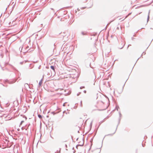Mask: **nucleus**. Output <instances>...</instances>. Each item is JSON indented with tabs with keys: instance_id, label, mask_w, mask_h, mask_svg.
<instances>
[{
	"instance_id": "1a4fd4ad",
	"label": "nucleus",
	"mask_w": 153,
	"mask_h": 153,
	"mask_svg": "<svg viewBox=\"0 0 153 153\" xmlns=\"http://www.w3.org/2000/svg\"><path fill=\"white\" fill-rule=\"evenodd\" d=\"M38 117L40 119H41L42 118V116L39 114H38Z\"/></svg>"
},
{
	"instance_id": "6ab92c4d",
	"label": "nucleus",
	"mask_w": 153,
	"mask_h": 153,
	"mask_svg": "<svg viewBox=\"0 0 153 153\" xmlns=\"http://www.w3.org/2000/svg\"><path fill=\"white\" fill-rule=\"evenodd\" d=\"M83 92L85 93H86V91L85 90H84Z\"/></svg>"
},
{
	"instance_id": "f704fd0d",
	"label": "nucleus",
	"mask_w": 153,
	"mask_h": 153,
	"mask_svg": "<svg viewBox=\"0 0 153 153\" xmlns=\"http://www.w3.org/2000/svg\"><path fill=\"white\" fill-rule=\"evenodd\" d=\"M128 16H127L126 17V18Z\"/></svg>"
},
{
	"instance_id": "7ed1b4c3",
	"label": "nucleus",
	"mask_w": 153,
	"mask_h": 153,
	"mask_svg": "<svg viewBox=\"0 0 153 153\" xmlns=\"http://www.w3.org/2000/svg\"><path fill=\"white\" fill-rule=\"evenodd\" d=\"M29 48V47L28 46H27V47H25V52H24V53L27 52L29 50L28 48Z\"/></svg>"
},
{
	"instance_id": "c9c22d12",
	"label": "nucleus",
	"mask_w": 153,
	"mask_h": 153,
	"mask_svg": "<svg viewBox=\"0 0 153 153\" xmlns=\"http://www.w3.org/2000/svg\"><path fill=\"white\" fill-rule=\"evenodd\" d=\"M20 48H19V50H20Z\"/></svg>"
},
{
	"instance_id": "cd10ccee",
	"label": "nucleus",
	"mask_w": 153,
	"mask_h": 153,
	"mask_svg": "<svg viewBox=\"0 0 153 153\" xmlns=\"http://www.w3.org/2000/svg\"><path fill=\"white\" fill-rule=\"evenodd\" d=\"M22 48H23V47H22L21 48V50H22Z\"/></svg>"
},
{
	"instance_id": "4be33fe9",
	"label": "nucleus",
	"mask_w": 153,
	"mask_h": 153,
	"mask_svg": "<svg viewBox=\"0 0 153 153\" xmlns=\"http://www.w3.org/2000/svg\"><path fill=\"white\" fill-rule=\"evenodd\" d=\"M130 45H128V46L127 48H128V47H129V46H130Z\"/></svg>"
},
{
	"instance_id": "39448f33",
	"label": "nucleus",
	"mask_w": 153,
	"mask_h": 153,
	"mask_svg": "<svg viewBox=\"0 0 153 153\" xmlns=\"http://www.w3.org/2000/svg\"><path fill=\"white\" fill-rule=\"evenodd\" d=\"M149 14H150V11H149V13H148V17H147V22H148V21L149 20Z\"/></svg>"
},
{
	"instance_id": "412c9836",
	"label": "nucleus",
	"mask_w": 153,
	"mask_h": 153,
	"mask_svg": "<svg viewBox=\"0 0 153 153\" xmlns=\"http://www.w3.org/2000/svg\"><path fill=\"white\" fill-rule=\"evenodd\" d=\"M40 67H41V65H40V66H39V68H39V69H40Z\"/></svg>"
},
{
	"instance_id": "f3484780",
	"label": "nucleus",
	"mask_w": 153,
	"mask_h": 153,
	"mask_svg": "<svg viewBox=\"0 0 153 153\" xmlns=\"http://www.w3.org/2000/svg\"><path fill=\"white\" fill-rule=\"evenodd\" d=\"M66 103V102H65V103H64L63 104V106H65V104Z\"/></svg>"
},
{
	"instance_id": "9d476101",
	"label": "nucleus",
	"mask_w": 153,
	"mask_h": 153,
	"mask_svg": "<svg viewBox=\"0 0 153 153\" xmlns=\"http://www.w3.org/2000/svg\"><path fill=\"white\" fill-rule=\"evenodd\" d=\"M81 33L83 35H86V33H84V32H82V33Z\"/></svg>"
},
{
	"instance_id": "b1692460",
	"label": "nucleus",
	"mask_w": 153,
	"mask_h": 153,
	"mask_svg": "<svg viewBox=\"0 0 153 153\" xmlns=\"http://www.w3.org/2000/svg\"><path fill=\"white\" fill-rule=\"evenodd\" d=\"M124 45H124L123 46H124ZM123 46H123L121 48H120V49H122V48H123Z\"/></svg>"
},
{
	"instance_id": "2eb2a0df",
	"label": "nucleus",
	"mask_w": 153,
	"mask_h": 153,
	"mask_svg": "<svg viewBox=\"0 0 153 153\" xmlns=\"http://www.w3.org/2000/svg\"><path fill=\"white\" fill-rule=\"evenodd\" d=\"M116 108H117V111H118V108H119V107H118H118H117V106H116Z\"/></svg>"
},
{
	"instance_id": "2f4dec72",
	"label": "nucleus",
	"mask_w": 153,
	"mask_h": 153,
	"mask_svg": "<svg viewBox=\"0 0 153 153\" xmlns=\"http://www.w3.org/2000/svg\"><path fill=\"white\" fill-rule=\"evenodd\" d=\"M25 119H26V120L27 119V117H25Z\"/></svg>"
},
{
	"instance_id": "5701e85b",
	"label": "nucleus",
	"mask_w": 153,
	"mask_h": 153,
	"mask_svg": "<svg viewBox=\"0 0 153 153\" xmlns=\"http://www.w3.org/2000/svg\"><path fill=\"white\" fill-rule=\"evenodd\" d=\"M52 113H53V114H55L54 113V112H52Z\"/></svg>"
},
{
	"instance_id": "dca6fc26",
	"label": "nucleus",
	"mask_w": 153,
	"mask_h": 153,
	"mask_svg": "<svg viewBox=\"0 0 153 153\" xmlns=\"http://www.w3.org/2000/svg\"><path fill=\"white\" fill-rule=\"evenodd\" d=\"M80 94H81V92H79V93L77 94V96H78Z\"/></svg>"
},
{
	"instance_id": "f257e3e1",
	"label": "nucleus",
	"mask_w": 153,
	"mask_h": 153,
	"mask_svg": "<svg viewBox=\"0 0 153 153\" xmlns=\"http://www.w3.org/2000/svg\"><path fill=\"white\" fill-rule=\"evenodd\" d=\"M82 140V144H79V145H77L76 146V148H77V147L78 146H83V144H84L83 140Z\"/></svg>"
},
{
	"instance_id": "bb28decb",
	"label": "nucleus",
	"mask_w": 153,
	"mask_h": 153,
	"mask_svg": "<svg viewBox=\"0 0 153 153\" xmlns=\"http://www.w3.org/2000/svg\"><path fill=\"white\" fill-rule=\"evenodd\" d=\"M82 103V101H81V104Z\"/></svg>"
},
{
	"instance_id": "473e14b6",
	"label": "nucleus",
	"mask_w": 153,
	"mask_h": 153,
	"mask_svg": "<svg viewBox=\"0 0 153 153\" xmlns=\"http://www.w3.org/2000/svg\"><path fill=\"white\" fill-rule=\"evenodd\" d=\"M18 130L19 131V129H18Z\"/></svg>"
},
{
	"instance_id": "9b49d317",
	"label": "nucleus",
	"mask_w": 153,
	"mask_h": 153,
	"mask_svg": "<svg viewBox=\"0 0 153 153\" xmlns=\"http://www.w3.org/2000/svg\"><path fill=\"white\" fill-rule=\"evenodd\" d=\"M65 113L66 114H68V113L67 112H66V111H64L63 112V113L64 114Z\"/></svg>"
},
{
	"instance_id": "72a5a7b5",
	"label": "nucleus",
	"mask_w": 153,
	"mask_h": 153,
	"mask_svg": "<svg viewBox=\"0 0 153 153\" xmlns=\"http://www.w3.org/2000/svg\"><path fill=\"white\" fill-rule=\"evenodd\" d=\"M63 116H64V115H62V117H63Z\"/></svg>"
},
{
	"instance_id": "423d86ee",
	"label": "nucleus",
	"mask_w": 153,
	"mask_h": 153,
	"mask_svg": "<svg viewBox=\"0 0 153 153\" xmlns=\"http://www.w3.org/2000/svg\"><path fill=\"white\" fill-rule=\"evenodd\" d=\"M50 67H51V68L54 71H55V66H51Z\"/></svg>"
},
{
	"instance_id": "393cba45",
	"label": "nucleus",
	"mask_w": 153,
	"mask_h": 153,
	"mask_svg": "<svg viewBox=\"0 0 153 153\" xmlns=\"http://www.w3.org/2000/svg\"><path fill=\"white\" fill-rule=\"evenodd\" d=\"M65 147H67V145H66V144H65Z\"/></svg>"
},
{
	"instance_id": "f8f14e48",
	"label": "nucleus",
	"mask_w": 153,
	"mask_h": 153,
	"mask_svg": "<svg viewBox=\"0 0 153 153\" xmlns=\"http://www.w3.org/2000/svg\"><path fill=\"white\" fill-rule=\"evenodd\" d=\"M85 88V87L84 86H81V87H80V89H82L83 88Z\"/></svg>"
},
{
	"instance_id": "a878e982",
	"label": "nucleus",
	"mask_w": 153,
	"mask_h": 153,
	"mask_svg": "<svg viewBox=\"0 0 153 153\" xmlns=\"http://www.w3.org/2000/svg\"><path fill=\"white\" fill-rule=\"evenodd\" d=\"M5 140L6 141H7L8 142V141L7 140Z\"/></svg>"
},
{
	"instance_id": "f03ea898",
	"label": "nucleus",
	"mask_w": 153,
	"mask_h": 153,
	"mask_svg": "<svg viewBox=\"0 0 153 153\" xmlns=\"http://www.w3.org/2000/svg\"><path fill=\"white\" fill-rule=\"evenodd\" d=\"M119 116H120V118L119 119V122H118V124H119L120 123V120L121 119V113L120 112H119Z\"/></svg>"
},
{
	"instance_id": "0eeeda50",
	"label": "nucleus",
	"mask_w": 153,
	"mask_h": 153,
	"mask_svg": "<svg viewBox=\"0 0 153 153\" xmlns=\"http://www.w3.org/2000/svg\"><path fill=\"white\" fill-rule=\"evenodd\" d=\"M15 82V81H10L8 82V83L10 84H11L14 83Z\"/></svg>"
},
{
	"instance_id": "6e6552de",
	"label": "nucleus",
	"mask_w": 153,
	"mask_h": 153,
	"mask_svg": "<svg viewBox=\"0 0 153 153\" xmlns=\"http://www.w3.org/2000/svg\"><path fill=\"white\" fill-rule=\"evenodd\" d=\"M118 126V125L117 126ZM117 128H116V130H115V132H114V133L113 134H108V135H112L113 134H114L115 133V132H116V130H117Z\"/></svg>"
},
{
	"instance_id": "a211bd4d",
	"label": "nucleus",
	"mask_w": 153,
	"mask_h": 153,
	"mask_svg": "<svg viewBox=\"0 0 153 153\" xmlns=\"http://www.w3.org/2000/svg\"><path fill=\"white\" fill-rule=\"evenodd\" d=\"M23 62H20V64H23Z\"/></svg>"
},
{
	"instance_id": "aec40b11",
	"label": "nucleus",
	"mask_w": 153,
	"mask_h": 153,
	"mask_svg": "<svg viewBox=\"0 0 153 153\" xmlns=\"http://www.w3.org/2000/svg\"><path fill=\"white\" fill-rule=\"evenodd\" d=\"M134 39V37H132L131 38V39L132 40H133Z\"/></svg>"
},
{
	"instance_id": "c756f323",
	"label": "nucleus",
	"mask_w": 153,
	"mask_h": 153,
	"mask_svg": "<svg viewBox=\"0 0 153 153\" xmlns=\"http://www.w3.org/2000/svg\"><path fill=\"white\" fill-rule=\"evenodd\" d=\"M131 14V13H129V14H128V15H130Z\"/></svg>"
},
{
	"instance_id": "ddd939ff",
	"label": "nucleus",
	"mask_w": 153,
	"mask_h": 153,
	"mask_svg": "<svg viewBox=\"0 0 153 153\" xmlns=\"http://www.w3.org/2000/svg\"><path fill=\"white\" fill-rule=\"evenodd\" d=\"M24 121H21L20 124L21 125L23 123H24Z\"/></svg>"
},
{
	"instance_id": "c85d7f7f",
	"label": "nucleus",
	"mask_w": 153,
	"mask_h": 153,
	"mask_svg": "<svg viewBox=\"0 0 153 153\" xmlns=\"http://www.w3.org/2000/svg\"><path fill=\"white\" fill-rule=\"evenodd\" d=\"M51 9L52 10H53V8H51Z\"/></svg>"
},
{
	"instance_id": "4468645a",
	"label": "nucleus",
	"mask_w": 153,
	"mask_h": 153,
	"mask_svg": "<svg viewBox=\"0 0 153 153\" xmlns=\"http://www.w3.org/2000/svg\"><path fill=\"white\" fill-rule=\"evenodd\" d=\"M145 54H146V53L145 52H143L142 54V55H145Z\"/></svg>"
},
{
	"instance_id": "20e7f679",
	"label": "nucleus",
	"mask_w": 153,
	"mask_h": 153,
	"mask_svg": "<svg viewBox=\"0 0 153 153\" xmlns=\"http://www.w3.org/2000/svg\"><path fill=\"white\" fill-rule=\"evenodd\" d=\"M42 80H43V79H42L39 82V86H40L41 85Z\"/></svg>"
},
{
	"instance_id": "7c9ffc66",
	"label": "nucleus",
	"mask_w": 153,
	"mask_h": 153,
	"mask_svg": "<svg viewBox=\"0 0 153 153\" xmlns=\"http://www.w3.org/2000/svg\"><path fill=\"white\" fill-rule=\"evenodd\" d=\"M5 19H4V21H5Z\"/></svg>"
}]
</instances>
